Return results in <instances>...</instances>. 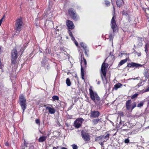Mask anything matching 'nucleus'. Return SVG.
I'll list each match as a JSON object with an SVG mask.
<instances>
[{
    "label": "nucleus",
    "mask_w": 149,
    "mask_h": 149,
    "mask_svg": "<svg viewBox=\"0 0 149 149\" xmlns=\"http://www.w3.org/2000/svg\"><path fill=\"white\" fill-rule=\"evenodd\" d=\"M15 29L18 31H21L22 28L23 27L24 24L22 18L20 17L17 19L15 21Z\"/></svg>",
    "instance_id": "1"
},
{
    "label": "nucleus",
    "mask_w": 149,
    "mask_h": 149,
    "mask_svg": "<svg viewBox=\"0 0 149 149\" xmlns=\"http://www.w3.org/2000/svg\"><path fill=\"white\" fill-rule=\"evenodd\" d=\"M108 67V64L104 62L101 66V76L102 80L103 81L104 79L106 80V73L107 68Z\"/></svg>",
    "instance_id": "2"
},
{
    "label": "nucleus",
    "mask_w": 149,
    "mask_h": 149,
    "mask_svg": "<svg viewBox=\"0 0 149 149\" xmlns=\"http://www.w3.org/2000/svg\"><path fill=\"white\" fill-rule=\"evenodd\" d=\"M89 94L91 99L96 103V101H99L100 100V98L97 94L95 92H94L92 89V86H91L89 89Z\"/></svg>",
    "instance_id": "3"
},
{
    "label": "nucleus",
    "mask_w": 149,
    "mask_h": 149,
    "mask_svg": "<svg viewBox=\"0 0 149 149\" xmlns=\"http://www.w3.org/2000/svg\"><path fill=\"white\" fill-rule=\"evenodd\" d=\"M11 63L15 65L17 63V59L18 57L17 52L15 49H13L11 52Z\"/></svg>",
    "instance_id": "4"
},
{
    "label": "nucleus",
    "mask_w": 149,
    "mask_h": 149,
    "mask_svg": "<svg viewBox=\"0 0 149 149\" xmlns=\"http://www.w3.org/2000/svg\"><path fill=\"white\" fill-rule=\"evenodd\" d=\"M19 102L23 110V113L25 110L26 109L27 105L26 99L23 95H22L20 97Z\"/></svg>",
    "instance_id": "5"
},
{
    "label": "nucleus",
    "mask_w": 149,
    "mask_h": 149,
    "mask_svg": "<svg viewBox=\"0 0 149 149\" xmlns=\"http://www.w3.org/2000/svg\"><path fill=\"white\" fill-rule=\"evenodd\" d=\"M132 101L131 100H129L126 103V109L131 111L136 106V104L135 102L133 103L132 105H131Z\"/></svg>",
    "instance_id": "6"
},
{
    "label": "nucleus",
    "mask_w": 149,
    "mask_h": 149,
    "mask_svg": "<svg viewBox=\"0 0 149 149\" xmlns=\"http://www.w3.org/2000/svg\"><path fill=\"white\" fill-rule=\"evenodd\" d=\"M81 133L82 137L85 141L88 142L90 140V136L89 133L82 130Z\"/></svg>",
    "instance_id": "7"
},
{
    "label": "nucleus",
    "mask_w": 149,
    "mask_h": 149,
    "mask_svg": "<svg viewBox=\"0 0 149 149\" xmlns=\"http://www.w3.org/2000/svg\"><path fill=\"white\" fill-rule=\"evenodd\" d=\"M111 25L113 32H116L118 31L117 26L114 19V16L113 17L111 20Z\"/></svg>",
    "instance_id": "8"
},
{
    "label": "nucleus",
    "mask_w": 149,
    "mask_h": 149,
    "mask_svg": "<svg viewBox=\"0 0 149 149\" xmlns=\"http://www.w3.org/2000/svg\"><path fill=\"white\" fill-rule=\"evenodd\" d=\"M84 120L82 118H79L77 119L74 122V126L75 127L79 128L81 126Z\"/></svg>",
    "instance_id": "9"
},
{
    "label": "nucleus",
    "mask_w": 149,
    "mask_h": 149,
    "mask_svg": "<svg viewBox=\"0 0 149 149\" xmlns=\"http://www.w3.org/2000/svg\"><path fill=\"white\" fill-rule=\"evenodd\" d=\"M68 13L71 17L75 20L77 19L78 18L75 13H74V10L72 8H70L68 10Z\"/></svg>",
    "instance_id": "10"
},
{
    "label": "nucleus",
    "mask_w": 149,
    "mask_h": 149,
    "mask_svg": "<svg viewBox=\"0 0 149 149\" xmlns=\"http://www.w3.org/2000/svg\"><path fill=\"white\" fill-rule=\"evenodd\" d=\"M100 112L97 111H91L90 117L91 118H97L100 115Z\"/></svg>",
    "instance_id": "11"
},
{
    "label": "nucleus",
    "mask_w": 149,
    "mask_h": 149,
    "mask_svg": "<svg viewBox=\"0 0 149 149\" xmlns=\"http://www.w3.org/2000/svg\"><path fill=\"white\" fill-rule=\"evenodd\" d=\"M143 65H141L138 63H137L134 62H131L128 63L127 67L129 68H139V67H141Z\"/></svg>",
    "instance_id": "12"
},
{
    "label": "nucleus",
    "mask_w": 149,
    "mask_h": 149,
    "mask_svg": "<svg viewBox=\"0 0 149 149\" xmlns=\"http://www.w3.org/2000/svg\"><path fill=\"white\" fill-rule=\"evenodd\" d=\"M66 25L69 29H72L74 28V26L73 23L70 20H68L67 21Z\"/></svg>",
    "instance_id": "13"
},
{
    "label": "nucleus",
    "mask_w": 149,
    "mask_h": 149,
    "mask_svg": "<svg viewBox=\"0 0 149 149\" xmlns=\"http://www.w3.org/2000/svg\"><path fill=\"white\" fill-rule=\"evenodd\" d=\"M110 134H107L105 136H102L101 137V136H99L98 137H97L95 139V141H102V139H104L107 138H108Z\"/></svg>",
    "instance_id": "14"
},
{
    "label": "nucleus",
    "mask_w": 149,
    "mask_h": 149,
    "mask_svg": "<svg viewBox=\"0 0 149 149\" xmlns=\"http://www.w3.org/2000/svg\"><path fill=\"white\" fill-rule=\"evenodd\" d=\"M50 106L46 107V109L48 110V112L50 114H54L56 111V110L52 106Z\"/></svg>",
    "instance_id": "15"
},
{
    "label": "nucleus",
    "mask_w": 149,
    "mask_h": 149,
    "mask_svg": "<svg viewBox=\"0 0 149 149\" xmlns=\"http://www.w3.org/2000/svg\"><path fill=\"white\" fill-rule=\"evenodd\" d=\"M116 3L117 6L120 7L123 4L124 2L123 0H117Z\"/></svg>",
    "instance_id": "16"
},
{
    "label": "nucleus",
    "mask_w": 149,
    "mask_h": 149,
    "mask_svg": "<svg viewBox=\"0 0 149 149\" xmlns=\"http://www.w3.org/2000/svg\"><path fill=\"white\" fill-rule=\"evenodd\" d=\"M47 139V137L46 136H41L38 139V141L40 142H42L45 141Z\"/></svg>",
    "instance_id": "17"
},
{
    "label": "nucleus",
    "mask_w": 149,
    "mask_h": 149,
    "mask_svg": "<svg viewBox=\"0 0 149 149\" xmlns=\"http://www.w3.org/2000/svg\"><path fill=\"white\" fill-rule=\"evenodd\" d=\"M82 62L81 63V75L82 78L83 79H84V71L83 69L84 67H83L82 66Z\"/></svg>",
    "instance_id": "18"
},
{
    "label": "nucleus",
    "mask_w": 149,
    "mask_h": 149,
    "mask_svg": "<svg viewBox=\"0 0 149 149\" xmlns=\"http://www.w3.org/2000/svg\"><path fill=\"white\" fill-rule=\"evenodd\" d=\"M127 58H126V59L122 60L119 63L118 66L119 67L122 65L123 64H124L125 63L127 62Z\"/></svg>",
    "instance_id": "19"
},
{
    "label": "nucleus",
    "mask_w": 149,
    "mask_h": 149,
    "mask_svg": "<svg viewBox=\"0 0 149 149\" xmlns=\"http://www.w3.org/2000/svg\"><path fill=\"white\" fill-rule=\"evenodd\" d=\"M92 121L94 125H95L97 124L99 122L101 121V120L100 119L97 118L93 119Z\"/></svg>",
    "instance_id": "20"
},
{
    "label": "nucleus",
    "mask_w": 149,
    "mask_h": 149,
    "mask_svg": "<svg viewBox=\"0 0 149 149\" xmlns=\"http://www.w3.org/2000/svg\"><path fill=\"white\" fill-rule=\"evenodd\" d=\"M122 86V84L120 83H118L116 84L113 87V89L116 90H117L118 88H120L121 86Z\"/></svg>",
    "instance_id": "21"
},
{
    "label": "nucleus",
    "mask_w": 149,
    "mask_h": 149,
    "mask_svg": "<svg viewBox=\"0 0 149 149\" xmlns=\"http://www.w3.org/2000/svg\"><path fill=\"white\" fill-rule=\"evenodd\" d=\"M83 60H81V63L82 62V66H83V67H85L87 64L86 61L84 58H83Z\"/></svg>",
    "instance_id": "22"
},
{
    "label": "nucleus",
    "mask_w": 149,
    "mask_h": 149,
    "mask_svg": "<svg viewBox=\"0 0 149 149\" xmlns=\"http://www.w3.org/2000/svg\"><path fill=\"white\" fill-rule=\"evenodd\" d=\"M114 35V33L112 32L111 33H110L109 36V39L110 40H113V36Z\"/></svg>",
    "instance_id": "23"
},
{
    "label": "nucleus",
    "mask_w": 149,
    "mask_h": 149,
    "mask_svg": "<svg viewBox=\"0 0 149 149\" xmlns=\"http://www.w3.org/2000/svg\"><path fill=\"white\" fill-rule=\"evenodd\" d=\"M66 83L67 85L68 86H70L71 85V82L70 79L69 78H67L66 80Z\"/></svg>",
    "instance_id": "24"
},
{
    "label": "nucleus",
    "mask_w": 149,
    "mask_h": 149,
    "mask_svg": "<svg viewBox=\"0 0 149 149\" xmlns=\"http://www.w3.org/2000/svg\"><path fill=\"white\" fill-rule=\"evenodd\" d=\"M138 95L139 94L137 93H135L131 96V98L132 99H135L137 97Z\"/></svg>",
    "instance_id": "25"
},
{
    "label": "nucleus",
    "mask_w": 149,
    "mask_h": 149,
    "mask_svg": "<svg viewBox=\"0 0 149 149\" xmlns=\"http://www.w3.org/2000/svg\"><path fill=\"white\" fill-rule=\"evenodd\" d=\"M80 45L81 47L83 48L85 50H86V46L85 44L83 42H81L80 43Z\"/></svg>",
    "instance_id": "26"
},
{
    "label": "nucleus",
    "mask_w": 149,
    "mask_h": 149,
    "mask_svg": "<svg viewBox=\"0 0 149 149\" xmlns=\"http://www.w3.org/2000/svg\"><path fill=\"white\" fill-rule=\"evenodd\" d=\"M52 98L53 99V100L54 101L56 100H59V97L58 96L56 95L52 97Z\"/></svg>",
    "instance_id": "27"
},
{
    "label": "nucleus",
    "mask_w": 149,
    "mask_h": 149,
    "mask_svg": "<svg viewBox=\"0 0 149 149\" xmlns=\"http://www.w3.org/2000/svg\"><path fill=\"white\" fill-rule=\"evenodd\" d=\"M105 141H106L104 140V141H103L102 142H99V143L102 146V148H103V149H104V146L103 142Z\"/></svg>",
    "instance_id": "28"
},
{
    "label": "nucleus",
    "mask_w": 149,
    "mask_h": 149,
    "mask_svg": "<svg viewBox=\"0 0 149 149\" xmlns=\"http://www.w3.org/2000/svg\"><path fill=\"white\" fill-rule=\"evenodd\" d=\"M148 45L147 44H146L145 45V51L146 53H147L148 52Z\"/></svg>",
    "instance_id": "29"
},
{
    "label": "nucleus",
    "mask_w": 149,
    "mask_h": 149,
    "mask_svg": "<svg viewBox=\"0 0 149 149\" xmlns=\"http://www.w3.org/2000/svg\"><path fill=\"white\" fill-rule=\"evenodd\" d=\"M143 105V102H141L139 104H138L137 105L138 107H142Z\"/></svg>",
    "instance_id": "30"
},
{
    "label": "nucleus",
    "mask_w": 149,
    "mask_h": 149,
    "mask_svg": "<svg viewBox=\"0 0 149 149\" xmlns=\"http://www.w3.org/2000/svg\"><path fill=\"white\" fill-rule=\"evenodd\" d=\"M73 149H77L78 147L77 145L74 144L72 145Z\"/></svg>",
    "instance_id": "31"
},
{
    "label": "nucleus",
    "mask_w": 149,
    "mask_h": 149,
    "mask_svg": "<svg viewBox=\"0 0 149 149\" xmlns=\"http://www.w3.org/2000/svg\"><path fill=\"white\" fill-rule=\"evenodd\" d=\"M105 4L107 6H109L110 5V3L108 1H105Z\"/></svg>",
    "instance_id": "32"
},
{
    "label": "nucleus",
    "mask_w": 149,
    "mask_h": 149,
    "mask_svg": "<svg viewBox=\"0 0 149 149\" xmlns=\"http://www.w3.org/2000/svg\"><path fill=\"white\" fill-rule=\"evenodd\" d=\"M35 122L36 123H37L38 124H40V120L38 119H37L36 120Z\"/></svg>",
    "instance_id": "33"
},
{
    "label": "nucleus",
    "mask_w": 149,
    "mask_h": 149,
    "mask_svg": "<svg viewBox=\"0 0 149 149\" xmlns=\"http://www.w3.org/2000/svg\"><path fill=\"white\" fill-rule=\"evenodd\" d=\"M130 140L128 139H125L124 141L125 143H128L129 142Z\"/></svg>",
    "instance_id": "34"
},
{
    "label": "nucleus",
    "mask_w": 149,
    "mask_h": 149,
    "mask_svg": "<svg viewBox=\"0 0 149 149\" xmlns=\"http://www.w3.org/2000/svg\"><path fill=\"white\" fill-rule=\"evenodd\" d=\"M68 32H69V35L71 36V37H72L73 36V35H72V32H71V31L70 30H69L68 31Z\"/></svg>",
    "instance_id": "35"
},
{
    "label": "nucleus",
    "mask_w": 149,
    "mask_h": 149,
    "mask_svg": "<svg viewBox=\"0 0 149 149\" xmlns=\"http://www.w3.org/2000/svg\"><path fill=\"white\" fill-rule=\"evenodd\" d=\"M27 143L26 142H24V146H25L26 147H27Z\"/></svg>",
    "instance_id": "36"
},
{
    "label": "nucleus",
    "mask_w": 149,
    "mask_h": 149,
    "mask_svg": "<svg viewBox=\"0 0 149 149\" xmlns=\"http://www.w3.org/2000/svg\"><path fill=\"white\" fill-rule=\"evenodd\" d=\"M148 91H149V87L146 89L145 91V92H148Z\"/></svg>",
    "instance_id": "37"
},
{
    "label": "nucleus",
    "mask_w": 149,
    "mask_h": 149,
    "mask_svg": "<svg viewBox=\"0 0 149 149\" xmlns=\"http://www.w3.org/2000/svg\"><path fill=\"white\" fill-rule=\"evenodd\" d=\"M85 55H86L87 56V57L88 56V54H87V52L86 50H85Z\"/></svg>",
    "instance_id": "38"
},
{
    "label": "nucleus",
    "mask_w": 149,
    "mask_h": 149,
    "mask_svg": "<svg viewBox=\"0 0 149 149\" xmlns=\"http://www.w3.org/2000/svg\"><path fill=\"white\" fill-rule=\"evenodd\" d=\"M25 146H24L23 145L22 146V149H24L25 148Z\"/></svg>",
    "instance_id": "39"
},
{
    "label": "nucleus",
    "mask_w": 149,
    "mask_h": 149,
    "mask_svg": "<svg viewBox=\"0 0 149 149\" xmlns=\"http://www.w3.org/2000/svg\"><path fill=\"white\" fill-rule=\"evenodd\" d=\"M75 45H76L77 46H78V43H77V42L76 41V42H75Z\"/></svg>",
    "instance_id": "40"
},
{
    "label": "nucleus",
    "mask_w": 149,
    "mask_h": 149,
    "mask_svg": "<svg viewBox=\"0 0 149 149\" xmlns=\"http://www.w3.org/2000/svg\"><path fill=\"white\" fill-rule=\"evenodd\" d=\"M50 68L49 66V65H47V69H49Z\"/></svg>",
    "instance_id": "41"
},
{
    "label": "nucleus",
    "mask_w": 149,
    "mask_h": 149,
    "mask_svg": "<svg viewBox=\"0 0 149 149\" xmlns=\"http://www.w3.org/2000/svg\"><path fill=\"white\" fill-rule=\"evenodd\" d=\"M3 17L2 18L0 19V21H1V23H2V20H3Z\"/></svg>",
    "instance_id": "42"
},
{
    "label": "nucleus",
    "mask_w": 149,
    "mask_h": 149,
    "mask_svg": "<svg viewBox=\"0 0 149 149\" xmlns=\"http://www.w3.org/2000/svg\"><path fill=\"white\" fill-rule=\"evenodd\" d=\"M72 40H75L74 38V37H73V36L72 37Z\"/></svg>",
    "instance_id": "43"
},
{
    "label": "nucleus",
    "mask_w": 149,
    "mask_h": 149,
    "mask_svg": "<svg viewBox=\"0 0 149 149\" xmlns=\"http://www.w3.org/2000/svg\"><path fill=\"white\" fill-rule=\"evenodd\" d=\"M6 146H8V142H6Z\"/></svg>",
    "instance_id": "44"
},
{
    "label": "nucleus",
    "mask_w": 149,
    "mask_h": 149,
    "mask_svg": "<svg viewBox=\"0 0 149 149\" xmlns=\"http://www.w3.org/2000/svg\"><path fill=\"white\" fill-rule=\"evenodd\" d=\"M61 149H67L66 148L63 147Z\"/></svg>",
    "instance_id": "45"
},
{
    "label": "nucleus",
    "mask_w": 149,
    "mask_h": 149,
    "mask_svg": "<svg viewBox=\"0 0 149 149\" xmlns=\"http://www.w3.org/2000/svg\"><path fill=\"white\" fill-rule=\"evenodd\" d=\"M53 149H57V148L55 147H53Z\"/></svg>",
    "instance_id": "46"
},
{
    "label": "nucleus",
    "mask_w": 149,
    "mask_h": 149,
    "mask_svg": "<svg viewBox=\"0 0 149 149\" xmlns=\"http://www.w3.org/2000/svg\"><path fill=\"white\" fill-rule=\"evenodd\" d=\"M141 84V83H139V84H138V85H137L138 86H141V85H140Z\"/></svg>",
    "instance_id": "47"
},
{
    "label": "nucleus",
    "mask_w": 149,
    "mask_h": 149,
    "mask_svg": "<svg viewBox=\"0 0 149 149\" xmlns=\"http://www.w3.org/2000/svg\"><path fill=\"white\" fill-rule=\"evenodd\" d=\"M49 23H50V24H53L52 22H51V21H49Z\"/></svg>",
    "instance_id": "48"
},
{
    "label": "nucleus",
    "mask_w": 149,
    "mask_h": 149,
    "mask_svg": "<svg viewBox=\"0 0 149 149\" xmlns=\"http://www.w3.org/2000/svg\"><path fill=\"white\" fill-rule=\"evenodd\" d=\"M100 81H98V83H97V84H100Z\"/></svg>",
    "instance_id": "49"
},
{
    "label": "nucleus",
    "mask_w": 149,
    "mask_h": 149,
    "mask_svg": "<svg viewBox=\"0 0 149 149\" xmlns=\"http://www.w3.org/2000/svg\"><path fill=\"white\" fill-rule=\"evenodd\" d=\"M1 61H0V68H1Z\"/></svg>",
    "instance_id": "50"
},
{
    "label": "nucleus",
    "mask_w": 149,
    "mask_h": 149,
    "mask_svg": "<svg viewBox=\"0 0 149 149\" xmlns=\"http://www.w3.org/2000/svg\"><path fill=\"white\" fill-rule=\"evenodd\" d=\"M141 55V54H139L138 55V56H140Z\"/></svg>",
    "instance_id": "51"
},
{
    "label": "nucleus",
    "mask_w": 149,
    "mask_h": 149,
    "mask_svg": "<svg viewBox=\"0 0 149 149\" xmlns=\"http://www.w3.org/2000/svg\"><path fill=\"white\" fill-rule=\"evenodd\" d=\"M147 19H148V20H149V17H147Z\"/></svg>",
    "instance_id": "52"
},
{
    "label": "nucleus",
    "mask_w": 149,
    "mask_h": 149,
    "mask_svg": "<svg viewBox=\"0 0 149 149\" xmlns=\"http://www.w3.org/2000/svg\"><path fill=\"white\" fill-rule=\"evenodd\" d=\"M58 146H57V147H56V148H57V149L58 148Z\"/></svg>",
    "instance_id": "53"
},
{
    "label": "nucleus",
    "mask_w": 149,
    "mask_h": 149,
    "mask_svg": "<svg viewBox=\"0 0 149 149\" xmlns=\"http://www.w3.org/2000/svg\"><path fill=\"white\" fill-rule=\"evenodd\" d=\"M54 0V1L55 0Z\"/></svg>",
    "instance_id": "54"
}]
</instances>
